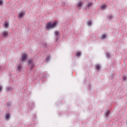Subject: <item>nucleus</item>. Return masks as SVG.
I'll list each match as a JSON object with an SVG mask.
<instances>
[{
	"label": "nucleus",
	"mask_w": 127,
	"mask_h": 127,
	"mask_svg": "<svg viewBox=\"0 0 127 127\" xmlns=\"http://www.w3.org/2000/svg\"><path fill=\"white\" fill-rule=\"evenodd\" d=\"M57 23H58L57 21H55L53 24L51 22H49L47 24V28H53V27H55V26H56Z\"/></svg>",
	"instance_id": "obj_1"
},
{
	"label": "nucleus",
	"mask_w": 127,
	"mask_h": 127,
	"mask_svg": "<svg viewBox=\"0 0 127 127\" xmlns=\"http://www.w3.org/2000/svg\"><path fill=\"white\" fill-rule=\"evenodd\" d=\"M27 57V54H23L22 55L21 61H22V62H23L24 61L26 60Z\"/></svg>",
	"instance_id": "obj_2"
},
{
	"label": "nucleus",
	"mask_w": 127,
	"mask_h": 127,
	"mask_svg": "<svg viewBox=\"0 0 127 127\" xmlns=\"http://www.w3.org/2000/svg\"><path fill=\"white\" fill-rule=\"evenodd\" d=\"M28 64H29V65H30V64H31V69H32V68H33V67H34V64H32V60H30L28 61Z\"/></svg>",
	"instance_id": "obj_3"
},
{
	"label": "nucleus",
	"mask_w": 127,
	"mask_h": 127,
	"mask_svg": "<svg viewBox=\"0 0 127 127\" xmlns=\"http://www.w3.org/2000/svg\"><path fill=\"white\" fill-rule=\"evenodd\" d=\"M7 35H8V32L6 31H4L3 32V36H4V37H6Z\"/></svg>",
	"instance_id": "obj_4"
},
{
	"label": "nucleus",
	"mask_w": 127,
	"mask_h": 127,
	"mask_svg": "<svg viewBox=\"0 0 127 127\" xmlns=\"http://www.w3.org/2000/svg\"><path fill=\"white\" fill-rule=\"evenodd\" d=\"M77 6L78 7H81L82 5H83V3L82 2L80 1L79 3H77Z\"/></svg>",
	"instance_id": "obj_5"
},
{
	"label": "nucleus",
	"mask_w": 127,
	"mask_h": 127,
	"mask_svg": "<svg viewBox=\"0 0 127 127\" xmlns=\"http://www.w3.org/2000/svg\"><path fill=\"white\" fill-rule=\"evenodd\" d=\"M100 8L101 9H105L106 8V5L105 4L101 5Z\"/></svg>",
	"instance_id": "obj_6"
},
{
	"label": "nucleus",
	"mask_w": 127,
	"mask_h": 127,
	"mask_svg": "<svg viewBox=\"0 0 127 127\" xmlns=\"http://www.w3.org/2000/svg\"><path fill=\"white\" fill-rule=\"evenodd\" d=\"M24 14H25V12L23 13V12H22L19 13V17H22V16H23V15H24Z\"/></svg>",
	"instance_id": "obj_7"
},
{
	"label": "nucleus",
	"mask_w": 127,
	"mask_h": 127,
	"mask_svg": "<svg viewBox=\"0 0 127 127\" xmlns=\"http://www.w3.org/2000/svg\"><path fill=\"white\" fill-rule=\"evenodd\" d=\"M92 5H93V3L92 2H90V3H89L87 5V7H91V6H92Z\"/></svg>",
	"instance_id": "obj_8"
},
{
	"label": "nucleus",
	"mask_w": 127,
	"mask_h": 127,
	"mask_svg": "<svg viewBox=\"0 0 127 127\" xmlns=\"http://www.w3.org/2000/svg\"><path fill=\"white\" fill-rule=\"evenodd\" d=\"M17 69L18 70V71H20V69H21V66L20 65H18Z\"/></svg>",
	"instance_id": "obj_9"
},
{
	"label": "nucleus",
	"mask_w": 127,
	"mask_h": 127,
	"mask_svg": "<svg viewBox=\"0 0 127 127\" xmlns=\"http://www.w3.org/2000/svg\"><path fill=\"white\" fill-rule=\"evenodd\" d=\"M107 37V35L106 34H104L102 35L101 38L102 39H105Z\"/></svg>",
	"instance_id": "obj_10"
},
{
	"label": "nucleus",
	"mask_w": 127,
	"mask_h": 127,
	"mask_svg": "<svg viewBox=\"0 0 127 127\" xmlns=\"http://www.w3.org/2000/svg\"><path fill=\"white\" fill-rule=\"evenodd\" d=\"M55 35L56 36H58V35H59V31H55Z\"/></svg>",
	"instance_id": "obj_11"
},
{
	"label": "nucleus",
	"mask_w": 127,
	"mask_h": 127,
	"mask_svg": "<svg viewBox=\"0 0 127 127\" xmlns=\"http://www.w3.org/2000/svg\"><path fill=\"white\" fill-rule=\"evenodd\" d=\"M76 56H80V55H81V53H80V52H76Z\"/></svg>",
	"instance_id": "obj_12"
},
{
	"label": "nucleus",
	"mask_w": 127,
	"mask_h": 127,
	"mask_svg": "<svg viewBox=\"0 0 127 127\" xmlns=\"http://www.w3.org/2000/svg\"><path fill=\"white\" fill-rule=\"evenodd\" d=\"M110 111H108L105 114V116L106 117H108V116H109V114H110Z\"/></svg>",
	"instance_id": "obj_13"
},
{
	"label": "nucleus",
	"mask_w": 127,
	"mask_h": 127,
	"mask_svg": "<svg viewBox=\"0 0 127 127\" xmlns=\"http://www.w3.org/2000/svg\"><path fill=\"white\" fill-rule=\"evenodd\" d=\"M100 65L97 64L96 65V69H97V70H100Z\"/></svg>",
	"instance_id": "obj_14"
},
{
	"label": "nucleus",
	"mask_w": 127,
	"mask_h": 127,
	"mask_svg": "<svg viewBox=\"0 0 127 127\" xmlns=\"http://www.w3.org/2000/svg\"><path fill=\"white\" fill-rule=\"evenodd\" d=\"M87 24H88V25H89V26H90V25H92V21H89L87 22Z\"/></svg>",
	"instance_id": "obj_15"
},
{
	"label": "nucleus",
	"mask_w": 127,
	"mask_h": 127,
	"mask_svg": "<svg viewBox=\"0 0 127 127\" xmlns=\"http://www.w3.org/2000/svg\"><path fill=\"white\" fill-rule=\"evenodd\" d=\"M8 119H9V114H7L6 115V119L8 120Z\"/></svg>",
	"instance_id": "obj_16"
},
{
	"label": "nucleus",
	"mask_w": 127,
	"mask_h": 127,
	"mask_svg": "<svg viewBox=\"0 0 127 127\" xmlns=\"http://www.w3.org/2000/svg\"><path fill=\"white\" fill-rule=\"evenodd\" d=\"M5 27H8V23H5Z\"/></svg>",
	"instance_id": "obj_17"
},
{
	"label": "nucleus",
	"mask_w": 127,
	"mask_h": 127,
	"mask_svg": "<svg viewBox=\"0 0 127 127\" xmlns=\"http://www.w3.org/2000/svg\"><path fill=\"white\" fill-rule=\"evenodd\" d=\"M3 3V1H2V0H0V5H1Z\"/></svg>",
	"instance_id": "obj_18"
},
{
	"label": "nucleus",
	"mask_w": 127,
	"mask_h": 127,
	"mask_svg": "<svg viewBox=\"0 0 127 127\" xmlns=\"http://www.w3.org/2000/svg\"><path fill=\"white\" fill-rule=\"evenodd\" d=\"M123 79L125 81L126 79H127V76H123Z\"/></svg>",
	"instance_id": "obj_19"
},
{
	"label": "nucleus",
	"mask_w": 127,
	"mask_h": 127,
	"mask_svg": "<svg viewBox=\"0 0 127 127\" xmlns=\"http://www.w3.org/2000/svg\"><path fill=\"white\" fill-rule=\"evenodd\" d=\"M2 90L1 86H0V92Z\"/></svg>",
	"instance_id": "obj_20"
},
{
	"label": "nucleus",
	"mask_w": 127,
	"mask_h": 127,
	"mask_svg": "<svg viewBox=\"0 0 127 127\" xmlns=\"http://www.w3.org/2000/svg\"><path fill=\"white\" fill-rule=\"evenodd\" d=\"M112 17H113V16L112 15H110L109 16V18H112Z\"/></svg>",
	"instance_id": "obj_21"
},
{
	"label": "nucleus",
	"mask_w": 127,
	"mask_h": 127,
	"mask_svg": "<svg viewBox=\"0 0 127 127\" xmlns=\"http://www.w3.org/2000/svg\"><path fill=\"white\" fill-rule=\"evenodd\" d=\"M107 56L108 57H110V54H107Z\"/></svg>",
	"instance_id": "obj_22"
},
{
	"label": "nucleus",
	"mask_w": 127,
	"mask_h": 127,
	"mask_svg": "<svg viewBox=\"0 0 127 127\" xmlns=\"http://www.w3.org/2000/svg\"><path fill=\"white\" fill-rule=\"evenodd\" d=\"M9 89H10V88H7V91H9Z\"/></svg>",
	"instance_id": "obj_23"
}]
</instances>
